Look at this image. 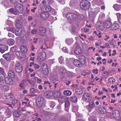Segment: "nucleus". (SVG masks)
Returning <instances> with one entry per match:
<instances>
[{
  "mask_svg": "<svg viewBox=\"0 0 121 121\" xmlns=\"http://www.w3.org/2000/svg\"><path fill=\"white\" fill-rule=\"evenodd\" d=\"M91 5L90 2L87 0H82L80 4L81 8L83 10H85L90 8Z\"/></svg>",
  "mask_w": 121,
  "mask_h": 121,
  "instance_id": "f257e3e1",
  "label": "nucleus"
},
{
  "mask_svg": "<svg viewBox=\"0 0 121 121\" xmlns=\"http://www.w3.org/2000/svg\"><path fill=\"white\" fill-rule=\"evenodd\" d=\"M45 99L42 96H38L36 99V103L38 107H42L44 104Z\"/></svg>",
  "mask_w": 121,
  "mask_h": 121,
  "instance_id": "f03ea898",
  "label": "nucleus"
},
{
  "mask_svg": "<svg viewBox=\"0 0 121 121\" xmlns=\"http://www.w3.org/2000/svg\"><path fill=\"white\" fill-rule=\"evenodd\" d=\"M66 18L69 20L73 21L76 19L78 18V15L73 13H68L66 16Z\"/></svg>",
  "mask_w": 121,
  "mask_h": 121,
  "instance_id": "7ed1b4c3",
  "label": "nucleus"
},
{
  "mask_svg": "<svg viewBox=\"0 0 121 121\" xmlns=\"http://www.w3.org/2000/svg\"><path fill=\"white\" fill-rule=\"evenodd\" d=\"M99 8H96L92 10L89 13V15L93 19L96 16L97 14L100 11Z\"/></svg>",
  "mask_w": 121,
  "mask_h": 121,
  "instance_id": "20e7f679",
  "label": "nucleus"
},
{
  "mask_svg": "<svg viewBox=\"0 0 121 121\" xmlns=\"http://www.w3.org/2000/svg\"><path fill=\"white\" fill-rule=\"evenodd\" d=\"M15 69L16 72L18 73H21L23 70L22 65L19 62H17L15 64Z\"/></svg>",
  "mask_w": 121,
  "mask_h": 121,
  "instance_id": "39448f33",
  "label": "nucleus"
},
{
  "mask_svg": "<svg viewBox=\"0 0 121 121\" xmlns=\"http://www.w3.org/2000/svg\"><path fill=\"white\" fill-rule=\"evenodd\" d=\"M23 22V17H19L17 20L16 23V26L17 28H21L22 27V25Z\"/></svg>",
  "mask_w": 121,
  "mask_h": 121,
  "instance_id": "423d86ee",
  "label": "nucleus"
},
{
  "mask_svg": "<svg viewBox=\"0 0 121 121\" xmlns=\"http://www.w3.org/2000/svg\"><path fill=\"white\" fill-rule=\"evenodd\" d=\"M46 57L45 53H39L37 57V60L39 61H41L45 59Z\"/></svg>",
  "mask_w": 121,
  "mask_h": 121,
  "instance_id": "0eeeda50",
  "label": "nucleus"
},
{
  "mask_svg": "<svg viewBox=\"0 0 121 121\" xmlns=\"http://www.w3.org/2000/svg\"><path fill=\"white\" fill-rule=\"evenodd\" d=\"M39 32L38 34L40 36H43L45 35V33L46 32V29L45 27H39Z\"/></svg>",
  "mask_w": 121,
  "mask_h": 121,
  "instance_id": "6e6552de",
  "label": "nucleus"
},
{
  "mask_svg": "<svg viewBox=\"0 0 121 121\" xmlns=\"http://www.w3.org/2000/svg\"><path fill=\"white\" fill-rule=\"evenodd\" d=\"M83 98L86 101L88 102L91 99V95L89 93H85L84 95Z\"/></svg>",
  "mask_w": 121,
  "mask_h": 121,
  "instance_id": "1a4fd4ad",
  "label": "nucleus"
},
{
  "mask_svg": "<svg viewBox=\"0 0 121 121\" xmlns=\"http://www.w3.org/2000/svg\"><path fill=\"white\" fill-rule=\"evenodd\" d=\"M8 47L5 45L1 44H0V52L3 53L8 49Z\"/></svg>",
  "mask_w": 121,
  "mask_h": 121,
  "instance_id": "9d476101",
  "label": "nucleus"
},
{
  "mask_svg": "<svg viewBox=\"0 0 121 121\" xmlns=\"http://www.w3.org/2000/svg\"><path fill=\"white\" fill-rule=\"evenodd\" d=\"M20 28H17L16 29V34L17 36H22L24 35V32L23 30H21Z\"/></svg>",
  "mask_w": 121,
  "mask_h": 121,
  "instance_id": "9b49d317",
  "label": "nucleus"
},
{
  "mask_svg": "<svg viewBox=\"0 0 121 121\" xmlns=\"http://www.w3.org/2000/svg\"><path fill=\"white\" fill-rule=\"evenodd\" d=\"M82 50L81 48L79 46H77L75 48L74 52L76 55H79L81 54L82 52Z\"/></svg>",
  "mask_w": 121,
  "mask_h": 121,
  "instance_id": "f8f14e48",
  "label": "nucleus"
},
{
  "mask_svg": "<svg viewBox=\"0 0 121 121\" xmlns=\"http://www.w3.org/2000/svg\"><path fill=\"white\" fill-rule=\"evenodd\" d=\"M4 79L6 83L10 85L13 84V80L11 78L9 77H7Z\"/></svg>",
  "mask_w": 121,
  "mask_h": 121,
  "instance_id": "ddd939ff",
  "label": "nucleus"
},
{
  "mask_svg": "<svg viewBox=\"0 0 121 121\" xmlns=\"http://www.w3.org/2000/svg\"><path fill=\"white\" fill-rule=\"evenodd\" d=\"M14 6L17 10H19L21 11V12H19V13H22V6L20 4H15Z\"/></svg>",
  "mask_w": 121,
  "mask_h": 121,
  "instance_id": "4468645a",
  "label": "nucleus"
},
{
  "mask_svg": "<svg viewBox=\"0 0 121 121\" xmlns=\"http://www.w3.org/2000/svg\"><path fill=\"white\" fill-rule=\"evenodd\" d=\"M49 14L48 12H44L42 13L40 15L41 17L43 19H46L49 17Z\"/></svg>",
  "mask_w": 121,
  "mask_h": 121,
  "instance_id": "2eb2a0df",
  "label": "nucleus"
},
{
  "mask_svg": "<svg viewBox=\"0 0 121 121\" xmlns=\"http://www.w3.org/2000/svg\"><path fill=\"white\" fill-rule=\"evenodd\" d=\"M112 116L114 118H116L118 117H119L120 114L118 111L117 110H115L113 111L112 113Z\"/></svg>",
  "mask_w": 121,
  "mask_h": 121,
  "instance_id": "dca6fc26",
  "label": "nucleus"
},
{
  "mask_svg": "<svg viewBox=\"0 0 121 121\" xmlns=\"http://www.w3.org/2000/svg\"><path fill=\"white\" fill-rule=\"evenodd\" d=\"M53 95V92L52 91H47L44 93V95L46 97L49 98L51 97Z\"/></svg>",
  "mask_w": 121,
  "mask_h": 121,
  "instance_id": "f3484780",
  "label": "nucleus"
},
{
  "mask_svg": "<svg viewBox=\"0 0 121 121\" xmlns=\"http://www.w3.org/2000/svg\"><path fill=\"white\" fill-rule=\"evenodd\" d=\"M73 62L75 65L78 67H80L82 66V64L79 61L76 59H75L73 61Z\"/></svg>",
  "mask_w": 121,
  "mask_h": 121,
  "instance_id": "a211bd4d",
  "label": "nucleus"
},
{
  "mask_svg": "<svg viewBox=\"0 0 121 121\" xmlns=\"http://www.w3.org/2000/svg\"><path fill=\"white\" fill-rule=\"evenodd\" d=\"M112 23L109 21H106L103 23L104 27L108 28L110 27L112 24Z\"/></svg>",
  "mask_w": 121,
  "mask_h": 121,
  "instance_id": "6ab92c4d",
  "label": "nucleus"
},
{
  "mask_svg": "<svg viewBox=\"0 0 121 121\" xmlns=\"http://www.w3.org/2000/svg\"><path fill=\"white\" fill-rule=\"evenodd\" d=\"M9 53V52L3 55V57L7 61L11 59V56Z\"/></svg>",
  "mask_w": 121,
  "mask_h": 121,
  "instance_id": "aec40b11",
  "label": "nucleus"
},
{
  "mask_svg": "<svg viewBox=\"0 0 121 121\" xmlns=\"http://www.w3.org/2000/svg\"><path fill=\"white\" fill-rule=\"evenodd\" d=\"M98 110L99 113L102 114H104L106 112V110L102 107H99L98 108Z\"/></svg>",
  "mask_w": 121,
  "mask_h": 121,
  "instance_id": "412c9836",
  "label": "nucleus"
},
{
  "mask_svg": "<svg viewBox=\"0 0 121 121\" xmlns=\"http://www.w3.org/2000/svg\"><path fill=\"white\" fill-rule=\"evenodd\" d=\"M9 12L11 13L14 14L15 15H17L18 13V12H19V10H17L13 8H10L9 9Z\"/></svg>",
  "mask_w": 121,
  "mask_h": 121,
  "instance_id": "4be33fe9",
  "label": "nucleus"
},
{
  "mask_svg": "<svg viewBox=\"0 0 121 121\" xmlns=\"http://www.w3.org/2000/svg\"><path fill=\"white\" fill-rule=\"evenodd\" d=\"M58 80V77L57 75L51 77L50 78V81L52 83H54L55 81H57Z\"/></svg>",
  "mask_w": 121,
  "mask_h": 121,
  "instance_id": "5701e85b",
  "label": "nucleus"
},
{
  "mask_svg": "<svg viewBox=\"0 0 121 121\" xmlns=\"http://www.w3.org/2000/svg\"><path fill=\"white\" fill-rule=\"evenodd\" d=\"M13 115L16 117H19L21 115V112L17 110L14 111L13 112Z\"/></svg>",
  "mask_w": 121,
  "mask_h": 121,
  "instance_id": "b1692460",
  "label": "nucleus"
},
{
  "mask_svg": "<svg viewBox=\"0 0 121 121\" xmlns=\"http://www.w3.org/2000/svg\"><path fill=\"white\" fill-rule=\"evenodd\" d=\"M79 59L81 61V62H83V64H85L86 59L84 56L82 55H79Z\"/></svg>",
  "mask_w": 121,
  "mask_h": 121,
  "instance_id": "393cba45",
  "label": "nucleus"
},
{
  "mask_svg": "<svg viewBox=\"0 0 121 121\" xmlns=\"http://www.w3.org/2000/svg\"><path fill=\"white\" fill-rule=\"evenodd\" d=\"M70 105V103L68 100H67L65 103V110L66 111H67Z\"/></svg>",
  "mask_w": 121,
  "mask_h": 121,
  "instance_id": "a878e982",
  "label": "nucleus"
},
{
  "mask_svg": "<svg viewBox=\"0 0 121 121\" xmlns=\"http://www.w3.org/2000/svg\"><path fill=\"white\" fill-rule=\"evenodd\" d=\"M5 114L7 117H9L12 115V111L10 109H7L5 112Z\"/></svg>",
  "mask_w": 121,
  "mask_h": 121,
  "instance_id": "bb28decb",
  "label": "nucleus"
},
{
  "mask_svg": "<svg viewBox=\"0 0 121 121\" xmlns=\"http://www.w3.org/2000/svg\"><path fill=\"white\" fill-rule=\"evenodd\" d=\"M60 96V93L59 91H54L53 94L54 97L55 98H58Z\"/></svg>",
  "mask_w": 121,
  "mask_h": 121,
  "instance_id": "cd10ccee",
  "label": "nucleus"
},
{
  "mask_svg": "<svg viewBox=\"0 0 121 121\" xmlns=\"http://www.w3.org/2000/svg\"><path fill=\"white\" fill-rule=\"evenodd\" d=\"M46 67L44 68V69L42 70V72L45 75L48 74L49 73L48 67L47 65H45Z\"/></svg>",
  "mask_w": 121,
  "mask_h": 121,
  "instance_id": "c85d7f7f",
  "label": "nucleus"
},
{
  "mask_svg": "<svg viewBox=\"0 0 121 121\" xmlns=\"http://www.w3.org/2000/svg\"><path fill=\"white\" fill-rule=\"evenodd\" d=\"M77 2L76 0H71L69 2V5L71 7H74Z\"/></svg>",
  "mask_w": 121,
  "mask_h": 121,
  "instance_id": "c756f323",
  "label": "nucleus"
},
{
  "mask_svg": "<svg viewBox=\"0 0 121 121\" xmlns=\"http://www.w3.org/2000/svg\"><path fill=\"white\" fill-rule=\"evenodd\" d=\"M8 75L10 77L14 78L15 77V75L11 70H10L8 73Z\"/></svg>",
  "mask_w": 121,
  "mask_h": 121,
  "instance_id": "7c9ffc66",
  "label": "nucleus"
},
{
  "mask_svg": "<svg viewBox=\"0 0 121 121\" xmlns=\"http://www.w3.org/2000/svg\"><path fill=\"white\" fill-rule=\"evenodd\" d=\"M70 99L72 102L74 103H76L78 100L77 98L74 95L72 96L71 97Z\"/></svg>",
  "mask_w": 121,
  "mask_h": 121,
  "instance_id": "2f4dec72",
  "label": "nucleus"
},
{
  "mask_svg": "<svg viewBox=\"0 0 121 121\" xmlns=\"http://www.w3.org/2000/svg\"><path fill=\"white\" fill-rule=\"evenodd\" d=\"M8 44L9 46H12L15 43L14 40L13 39H10L8 40Z\"/></svg>",
  "mask_w": 121,
  "mask_h": 121,
  "instance_id": "473e14b6",
  "label": "nucleus"
},
{
  "mask_svg": "<svg viewBox=\"0 0 121 121\" xmlns=\"http://www.w3.org/2000/svg\"><path fill=\"white\" fill-rule=\"evenodd\" d=\"M73 40L72 39H67L65 40V42L68 45H70L73 42Z\"/></svg>",
  "mask_w": 121,
  "mask_h": 121,
  "instance_id": "72a5a7b5",
  "label": "nucleus"
},
{
  "mask_svg": "<svg viewBox=\"0 0 121 121\" xmlns=\"http://www.w3.org/2000/svg\"><path fill=\"white\" fill-rule=\"evenodd\" d=\"M90 108H93L95 106V105L94 102L93 101H91L89 103V104L88 106Z\"/></svg>",
  "mask_w": 121,
  "mask_h": 121,
  "instance_id": "f704fd0d",
  "label": "nucleus"
},
{
  "mask_svg": "<svg viewBox=\"0 0 121 121\" xmlns=\"http://www.w3.org/2000/svg\"><path fill=\"white\" fill-rule=\"evenodd\" d=\"M23 54L20 51H17L16 52V56L20 59L22 58V56Z\"/></svg>",
  "mask_w": 121,
  "mask_h": 121,
  "instance_id": "c9c22d12",
  "label": "nucleus"
},
{
  "mask_svg": "<svg viewBox=\"0 0 121 121\" xmlns=\"http://www.w3.org/2000/svg\"><path fill=\"white\" fill-rule=\"evenodd\" d=\"M0 88L1 90L2 91L4 90L5 91H7L9 89L8 86L6 85H3L1 86L0 87Z\"/></svg>",
  "mask_w": 121,
  "mask_h": 121,
  "instance_id": "e433bc0d",
  "label": "nucleus"
},
{
  "mask_svg": "<svg viewBox=\"0 0 121 121\" xmlns=\"http://www.w3.org/2000/svg\"><path fill=\"white\" fill-rule=\"evenodd\" d=\"M72 93V92L69 90H65L64 92V95L66 96H70L71 95Z\"/></svg>",
  "mask_w": 121,
  "mask_h": 121,
  "instance_id": "4c0bfd02",
  "label": "nucleus"
},
{
  "mask_svg": "<svg viewBox=\"0 0 121 121\" xmlns=\"http://www.w3.org/2000/svg\"><path fill=\"white\" fill-rule=\"evenodd\" d=\"M21 50L22 52H26L28 51L27 48L25 46H22Z\"/></svg>",
  "mask_w": 121,
  "mask_h": 121,
  "instance_id": "58836bf2",
  "label": "nucleus"
},
{
  "mask_svg": "<svg viewBox=\"0 0 121 121\" xmlns=\"http://www.w3.org/2000/svg\"><path fill=\"white\" fill-rule=\"evenodd\" d=\"M65 100V99L64 97H61L59 99L58 101L59 103H62Z\"/></svg>",
  "mask_w": 121,
  "mask_h": 121,
  "instance_id": "ea45409f",
  "label": "nucleus"
},
{
  "mask_svg": "<svg viewBox=\"0 0 121 121\" xmlns=\"http://www.w3.org/2000/svg\"><path fill=\"white\" fill-rule=\"evenodd\" d=\"M18 49V47L17 46L15 45L11 48L10 50L13 52H14Z\"/></svg>",
  "mask_w": 121,
  "mask_h": 121,
  "instance_id": "a19ab883",
  "label": "nucleus"
},
{
  "mask_svg": "<svg viewBox=\"0 0 121 121\" xmlns=\"http://www.w3.org/2000/svg\"><path fill=\"white\" fill-rule=\"evenodd\" d=\"M83 92V91L82 89H77L76 90V92L77 95H80L82 94Z\"/></svg>",
  "mask_w": 121,
  "mask_h": 121,
  "instance_id": "79ce46f5",
  "label": "nucleus"
},
{
  "mask_svg": "<svg viewBox=\"0 0 121 121\" xmlns=\"http://www.w3.org/2000/svg\"><path fill=\"white\" fill-rule=\"evenodd\" d=\"M116 15L119 22L121 24V15L118 13H117Z\"/></svg>",
  "mask_w": 121,
  "mask_h": 121,
  "instance_id": "37998d69",
  "label": "nucleus"
},
{
  "mask_svg": "<svg viewBox=\"0 0 121 121\" xmlns=\"http://www.w3.org/2000/svg\"><path fill=\"white\" fill-rule=\"evenodd\" d=\"M112 27L113 30H117L119 28V26L117 24H114L112 26Z\"/></svg>",
  "mask_w": 121,
  "mask_h": 121,
  "instance_id": "c03bdc74",
  "label": "nucleus"
},
{
  "mask_svg": "<svg viewBox=\"0 0 121 121\" xmlns=\"http://www.w3.org/2000/svg\"><path fill=\"white\" fill-rule=\"evenodd\" d=\"M13 96L11 94H9L6 96V98L9 100H12Z\"/></svg>",
  "mask_w": 121,
  "mask_h": 121,
  "instance_id": "a18cd8bd",
  "label": "nucleus"
},
{
  "mask_svg": "<svg viewBox=\"0 0 121 121\" xmlns=\"http://www.w3.org/2000/svg\"><path fill=\"white\" fill-rule=\"evenodd\" d=\"M89 121H96V118L94 116L91 117L89 118Z\"/></svg>",
  "mask_w": 121,
  "mask_h": 121,
  "instance_id": "49530a36",
  "label": "nucleus"
},
{
  "mask_svg": "<svg viewBox=\"0 0 121 121\" xmlns=\"http://www.w3.org/2000/svg\"><path fill=\"white\" fill-rule=\"evenodd\" d=\"M103 77L104 78H106L107 76L109 74V72L108 71H105L103 73Z\"/></svg>",
  "mask_w": 121,
  "mask_h": 121,
  "instance_id": "de8ad7c7",
  "label": "nucleus"
},
{
  "mask_svg": "<svg viewBox=\"0 0 121 121\" xmlns=\"http://www.w3.org/2000/svg\"><path fill=\"white\" fill-rule=\"evenodd\" d=\"M58 117L57 115H56L53 116L51 118L52 119L51 121H56Z\"/></svg>",
  "mask_w": 121,
  "mask_h": 121,
  "instance_id": "09e8293b",
  "label": "nucleus"
},
{
  "mask_svg": "<svg viewBox=\"0 0 121 121\" xmlns=\"http://www.w3.org/2000/svg\"><path fill=\"white\" fill-rule=\"evenodd\" d=\"M30 92L33 93L36 92H37V90L33 88H30Z\"/></svg>",
  "mask_w": 121,
  "mask_h": 121,
  "instance_id": "8fccbe9b",
  "label": "nucleus"
},
{
  "mask_svg": "<svg viewBox=\"0 0 121 121\" xmlns=\"http://www.w3.org/2000/svg\"><path fill=\"white\" fill-rule=\"evenodd\" d=\"M109 81L111 83H113L115 82V79L113 78L110 77L109 78Z\"/></svg>",
  "mask_w": 121,
  "mask_h": 121,
  "instance_id": "3c124183",
  "label": "nucleus"
},
{
  "mask_svg": "<svg viewBox=\"0 0 121 121\" xmlns=\"http://www.w3.org/2000/svg\"><path fill=\"white\" fill-rule=\"evenodd\" d=\"M115 42V41L114 39H112V40H109L108 42V43L112 45H114V43Z\"/></svg>",
  "mask_w": 121,
  "mask_h": 121,
  "instance_id": "603ef678",
  "label": "nucleus"
},
{
  "mask_svg": "<svg viewBox=\"0 0 121 121\" xmlns=\"http://www.w3.org/2000/svg\"><path fill=\"white\" fill-rule=\"evenodd\" d=\"M59 62L60 64H62L63 62L64 59L62 56H60L58 59Z\"/></svg>",
  "mask_w": 121,
  "mask_h": 121,
  "instance_id": "864d4df0",
  "label": "nucleus"
},
{
  "mask_svg": "<svg viewBox=\"0 0 121 121\" xmlns=\"http://www.w3.org/2000/svg\"><path fill=\"white\" fill-rule=\"evenodd\" d=\"M41 112H42L43 114H45L46 116H48L49 113V112L44 110L42 111H41Z\"/></svg>",
  "mask_w": 121,
  "mask_h": 121,
  "instance_id": "5fc2aeb1",
  "label": "nucleus"
},
{
  "mask_svg": "<svg viewBox=\"0 0 121 121\" xmlns=\"http://www.w3.org/2000/svg\"><path fill=\"white\" fill-rule=\"evenodd\" d=\"M26 80L28 82H29L30 84H32V86H34V82L32 80L29 79L27 80Z\"/></svg>",
  "mask_w": 121,
  "mask_h": 121,
  "instance_id": "6e6d98bb",
  "label": "nucleus"
},
{
  "mask_svg": "<svg viewBox=\"0 0 121 121\" xmlns=\"http://www.w3.org/2000/svg\"><path fill=\"white\" fill-rule=\"evenodd\" d=\"M38 32L37 30L35 29L31 31V33L33 34H35L37 33Z\"/></svg>",
  "mask_w": 121,
  "mask_h": 121,
  "instance_id": "4d7b16f0",
  "label": "nucleus"
},
{
  "mask_svg": "<svg viewBox=\"0 0 121 121\" xmlns=\"http://www.w3.org/2000/svg\"><path fill=\"white\" fill-rule=\"evenodd\" d=\"M63 51L65 53H68V51L66 47H64L62 49Z\"/></svg>",
  "mask_w": 121,
  "mask_h": 121,
  "instance_id": "13d9d810",
  "label": "nucleus"
},
{
  "mask_svg": "<svg viewBox=\"0 0 121 121\" xmlns=\"http://www.w3.org/2000/svg\"><path fill=\"white\" fill-rule=\"evenodd\" d=\"M45 9L47 11L49 12L51 10V8L50 6H49L46 8Z\"/></svg>",
  "mask_w": 121,
  "mask_h": 121,
  "instance_id": "bf43d9fd",
  "label": "nucleus"
},
{
  "mask_svg": "<svg viewBox=\"0 0 121 121\" xmlns=\"http://www.w3.org/2000/svg\"><path fill=\"white\" fill-rule=\"evenodd\" d=\"M22 105H24L25 106H28V105H29V103L27 102H23L22 103Z\"/></svg>",
  "mask_w": 121,
  "mask_h": 121,
  "instance_id": "052dcab7",
  "label": "nucleus"
},
{
  "mask_svg": "<svg viewBox=\"0 0 121 121\" xmlns=\"http://www.w3.org/2000/svg\"><path fill=\"white\" fill-rule=\"evenodd\" d=\"M0 73H4V71L3 68L0 67Z\"/></svg>",
  "mask_w": 121,
  "mask_h": 121,
  "instance_id": "680f3d73",
  "label": "nucleus"
},
{
  "mask_svg": "<svg viewBox=\"0 0 121 121\" xmlns=\"http://www.w3.org/2000/svg\"><path fill=\"white\" fill-rule=\"evenodd\" d=\"M82 30L83 31L85 32H87L89 30L88 29L86 28H83L82 29Z\"/></svg>",
  "mask_w": 121,
  "mask_h": 121,
  "instance_id": "e2e57ef3",
  "label": "nucleus"
},
{
  "mask_svg": "<svg viewBox=\"0 0 121 121\" xmlns=\"http://www.w3.org/2000/svg\"><path fill=\"white\" fill-rule=\"evenodd\" d=\"M4 73H0V78L4 79L5 76L4 74Z\"/></svg>",
  "mask_w": 121,
  "mask_h": 121,
  "instance_id": "0e129e2a",
  "label": "nucleus"
},
{
  "mask_svg": "<svg viewBox=\"0 0 121 121\" xmlns=\"http://www.w3.org/2000/svg\"><path fill=\"white\" fill-rule=\"evenodd\" d=\"M39 67L40 66L39 65L37 64H35L34 65V67L35 69H38L39 68Z\"/></svg>",
  "mask_w": 121,
  "mask_h": 121,
  "instance_id": "69168bd1",
  "label": "nucleus"
},
{
  "mask_svg": "<svg viewBox=\"0 0 121 121\" xmlns=\"http://www.w3.org/2000/svg\"><path fill=\"white\" fill-rule=\"evenodd\" d=\"M42 4L44 7L45 6H46V1L45 0H43L42 2Z\"/></svg>",
  "mask_w": 121,
  "mask_h": 121,
  "instance_id": "338daca9",
  "label": "nucleus"
},
{
  "mask_svg": "<svg viewBox=\"0 0 121 121\" xmlns=\"http://www.w3.org/2000/svg\"><path fill=\"white\" fill-rule=\"evenodd\" d=\"M66 118L62 117L60 118L59 121H65V120Z\"/></svg>",
  "mask_w": 121,
  "mask_h": 121,
  "instance_id": "774afa93",
  "label": "nucleus"
}]
</instances>
